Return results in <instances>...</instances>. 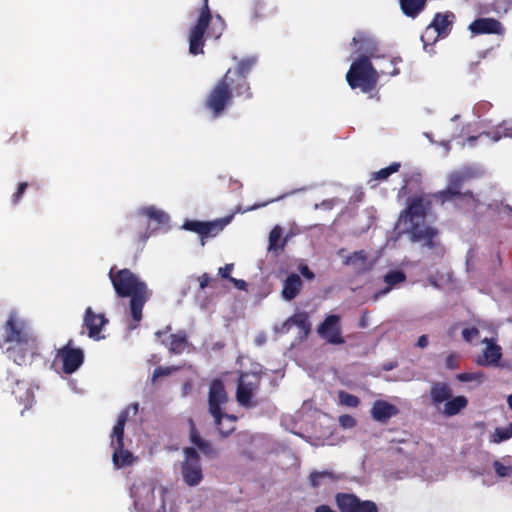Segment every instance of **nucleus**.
<instances>
[{
	"label": "nucleus",
	"mask_w": 512,
	"mask_h": 512,
	"mask_svg": "<svg viewBox=\"0 0 512 512\" xmlns=\"http://www.w3.org/2000/svg\"><path fill=\"white\" fill-rule=\"evenodd\" d=\"M113 448V454H112V461L115 467L122 468L125 466L132 465L134 458L133 454L124 449V446L121 447V450L118 449V446H114Z\"/></svg>",
	"instance_id": "31"
},
{
	"label": "nucleus",
	"mask_w": 512,
	"mask_h": 512,
	"mask_svg": "<svg viewBox=\"0 0 512 512\" xmlns=\"http://www.w3.org/2000/svg\"><path fill=\"white\" fill-rule=\"evenodd\" d=\"M233 268H234V265L233 264H226L224 267H220L219 268V275L224 278V279H229L232 278L230 276L231 272L233 271Z\"/></svg>",
	"instance_id": "52"
},
{
	"label": "nucleus",
	"mask_w": 512,
	"mask_h": 512,
	"mask_svg": "<svg viewBox=\"0 0 512 512\" xmlns=\"http://www.w3.org/2000/svg\"><path fill=\"white\" fill-rule=\"evenodd\" d=\"M339 423L343 428H353L357 424L356 419L348 414L341 415L339 417Z\"/></svg>",
	"instance_id": "47"
},
{
	"label": "nucleus",
	"mask_w": 512,
	"mask_h": 512,
	"mask_svg": "<svg viewBox=\"0 0 512 512\" xmlns=\"http://www.w3.org/2000/svg\"><path fill=\"white\" fill-rule=\"evenodd\" d=\"M147 238H148V235L146 234V232L144 234L140 235V241L141 242H145Z\"/></svg>",
	"instance_id": "62"
},
{
	"label": "nucleus",
	"mask_w": 512,
	"mask_h": 512,
	"mask_svg": "<svg viewBox=\"0 0 512 512\" xmlns=\"http://www.w3.org/2000/svg\"><path fill=\"white\" fill-rule=\"evenodd\" d=\"M507 403L509 408L512 410V394H510L507 398Z\"/></svg>",
	"instance_id": "61"
},
{
	"label": "nucleus",
	"mask_w": 512,
	"mask_h": 512,
	"mask_svg": "<svg viewBox=\"0 0 512 512\" xmlns=\"http://www.w3.org/2000/svg\"><path fill=\"white\" fill-rule=\"evenodd\" d=\"M261 385V373L246 372L239 377L236 400L242 407L255 408L259 405V401L255 399Z\"/></svg>",
	"instance_id": "7"
},
{
	"label": "nucleus",
	"mask_w": 512,
	"mask_h": 512,
	"mask_svg": "<svg viewBox=\"0 0 512 512\" xmlns=\"http://www.w3.org/2000/svg\"><path fill=\"white\" fill-rule=\"evenodd\" d=\"M367 315H368V312L367 311H363L362 313V317H361V320H360V323H359V326L361 328H365L367 326Z\"/></svg>",
	"instance_id": "59"
},
{
	"label": "nucleus",
	"mask_w": 512,
	"mask_h": 512,
	"mask_svg": "<svg viewBox=\"0 0 512 512\" xmlns=\"http://www.w3.org/2000/svg\"><path fill=\"white\" fill-rule=\"evenodd\" d=\"M293 325L298 326L304 335H308L311 329L308 314L305 312L295 313L283 323L282 331L288 332Z\"/></svg>",
	"instance_id": "26"
},
{
	"label": "nucleus",
	"mask_w": 512,
	"mask_h": 512,
	"mask_svg": "<svg viewBox=\"0 0 512 512\" xmlns=\"http://www.w3.org/2000/svg\"><path fill=\"white\" fill-rule=\"evenodd\" d=\"M493 468H494L496 475L500 478L512 476V466L511 465H505L501 461L495 460L493 462Z\"/></svg>",
	"instance_id": "41"
},
{
	"label": "nucleus",
	"mask_w": 512,
	"mask_h": 512,
	"mask_svg": "<svg viewBox=\"0 0 512 512\" xmlns=\"http://www.w3.org/2000/svg\"><path fill=\"white\" fill-rule=\"evenodd\" d=\"M282 236V229L279 226H275L269 234V246L268 249L270 251H278L279 249L284 248V243L279 245L278 242Z\"/></svg>",
	"instance_id": "37"
},
{
	"label": "nucleus",
	"mask_w": 512,
	"mask_h": 512,
	"mask_svg": "<svg viewBox=\"0 0 512 512\" xmlns=\"http://www.w3.org/2000/svg\"><path fill=\"white\" fill-rule=\"evenodd\" d=\"M445 366L447 369H456L459 367L458 359L455 354H449L445 359Z\"/></svg>",
	"instance_id": "50"
},
{
	"label": "nucleus",
	"mask_w": 512,
	"mask_h": 512,
	"mask_svg": "<svg viewBox=\"0 0 512 512\" xmlns=\"http://www.w3.org/2000/svg\"><path fill=\"white\" fill-rule=\"evenodd\" d=\"M432 207V201L426 196L416 195L408 198L407 207L401 211L399 220L404 224L422 223Z\"/></svg>",
	"instance_id": "8"
},
{
	"label": "nucleus",
	"mask_w": 512,
	"mask_h": 512,
	"mask_svg": "<svg viewBox=\"0 0 512 512\" xmlns=\"http://www.w3.org/2000/svg\"><path fill=\"white\" fill-rule=\"evenodd\" d=\"M185 460L181 464L183 481L191 487L197 486L203 479V471L198 452L193 447L185 448Z\"/></svg>",
	"instance_id": "10"
},
{
	"label": "nucleus",
	"mask_w": 512,
	"mask_h": 512,
	"mask_svg": "<svg viewBox=\"0 0 512 512\" xmlns=\"http://www.w3.org/2000/svg\"><path fill=\"white\" fill-rule=\"evenodd\" d=\"M202 1L197 21L188 31L189 53L194 56L204 53L206 38L219 39L226 28L220 15L212 16L208 0Z\"/></svg>",
	"instance_id": "3"
},
{
	"label": "nucleus",
	"mask_w": 512,
	"mask_h": 512,
	"mask_svg": "<svg viewBox=\"0 0 512 512\" xmlns=\"http://www.w3.org/2000/svg\"><path fill=\"white\" fill-rule=\"evenodd\" d=\"M456 379L460 382H471L476 381L482 383L485 381L486 376L483 372H464L456 375Z\"/></svg>",
	"instance_id": "38"
},
{
	"label": "nucleus",
	"mask_w": 512,
	"mask_h": 512,
	"mask_svg": "<svg viewBox=\"0 0 512 512\" xmlns=\"http://www.w3.org/2000/svg\"><path fill=\"white\" fill-rule=\"evenodd\" d=\"M338 477L332 471H314L309 475V483L313 488H318L326 482H335Z\"/></svg>",
	"instance_id": "32"
},
{
	"label": "nucleus",
	"mask_w": 512,
	"mask_h": 512,
	"mask_svg": "<svg viewBox=\"0 0 512 512\" xmlns=\"http://www.w3.org/2000/svg\"><path fill=\"white\" fill-rule=\"evenodd\" d=\"M108 323L104 314H96L91 307H87L84 314L83 324L88 330V336L92 339H101L102 328Z\"/></svg>",
	"instance_id": "18"
},
{
	"label": "nucleus",
	"mask_w": 512,
	"mask_h": 512,
	"mask_svg": "<svg viewBox=\"0 0 512 512\" xmlns=\"http://www.w3.org/2000/svg\"><path fill=\"white\" fill-rule=\"evenodd\" d=\"M315 512H336L328 505H320L315 509Z\"/></svg>",
	"instance_id": "58"
},
{
	"label": "nucleus",
	"mask_w": 512,
	"mask_h": 512,
	"mask_svg": "<svg viewBox=\"0 0 512 512\" xmlns=\"http://www.w3.org/2000/svg\"><path fill=\"white\" fill-rule=\"evenodd\" d=\"M401 167L400 162H392L388 167L382 168L379 171L373 172L371 175V180L375 181H383L387 180L393 173L399 171Z\"/></svg>",
	"instance_id": "34"
},
{
	"label": "nucleus",
	"mask_w": 512,
	"mask_h": 512,
	"mask_svg": "<svg viewBox=\"0 0 512 512\" xmlns=\"http://www.w3.org/2000/svg\"><path fill=\"white\" fill-rule=\"evenodd\" d=\"M453 17L452 13H436L433 21L429 25V28L433 27L434 30L437 32L438 36H443L447 34V29L451 25V21L449 20V17Z\"/></svg>",
	"instance_id": "33"
},
{
	"label": "nucleus",
	"mask_w": 512,
	"mask_h": 512,
	"mask_svg": "<svg viewBox=\"0 0 512 512\" xmlns=\"http://www.w3.org/2000/svg\"><path fill=\"white\" fill-rule=\"evenodd\" d=\"M138 403H133L126 409L120 412L117 423L113 427L111 434V447L118 446V449L121 450V447L124 446V428L126 422L129 418V409L132 408L134 413L138 412Z\"/></svg>",
	"instance_id": "19"
},
{
	"label": "nucleus",
	"mask_w": 512,
	"mask_h": 512,
	"mask_svg": "<svg viewBox=\"0 0 512 512\" xmlns=\"http://www.w3.org/2000/svg\"><path fill=\"white\" fill-rule=\"evenodd\" d=\"M483 343L486 344L483 350V359H479L477 363L481 366H497L502 358V349L494 343L493 339L485 338Z\"/></svg>",
	"instance_id": "22"
},
{
	"label": "nucleus",
	"mask_w": 512,
	"mask_h": 512,
	"mask_svg": "<svg viewBox=\"0 0 512 512\" xmlns=\"http://www.w3.org/2000/svg\"><path fill=\"white\" fill-rule=\"evenodd\" d=\"M214 421L217 430L222 437L229 436L236 429L235 423L237 421V417L234 415L221 412L219 421L217 418H214Z\"/></svg>",
	"instance_id": "29"
},
{
	"label": "nucleus",
	"mask_w": 512,
	"mask_h": 512,
	"mask_svg": "<svg viewBox=\"0 0 512 512\" xmlns=\"http://www.w3.org/2000/svg\"><path fill=\"white\" fill-rule=\"evenodd\" d=\"M257 63L256 56H248L239 60L235 68H229L213 85L203 102L213 118L221 117L232 104L233 98L251 100L252 88L247 80L249 73Z\"/></svg>",
	"instance_id": "1"
},
{
	"label": "nucleus",
	"mask_w": 512,
	"mask_h": 512,
	"mask_svg": "<svg viewBox=\"0 0 512 512\" xmlns=\"http://www.w3.org/2000/svg\"><path fill=\"white\" fill-rule=\"evenodd\" d=\"M431 197L436 201L440 202L441 204L451 201L456 197L461 198L460 195H456V192L451 190L448 186L444 190L433 193Z\"/></svg>",
	"instance_id": "40"
},
{
	"label": "nucleus",
	"mask_w": 512,
	"mask_h": 512,
	"mask_svg": "<svg viewBox=\"0 0 512 512\" xmlns=\"http://www.w3.org/2000/svg\"><path fill=\"white\" fill-rule=\"evenodd\" d=\"M37 342L32 341V344L26 345L24 343L12 344L7 348L8 358L17 365L26 364L36 354Z\"/></svg>",
	"instance_id": "17"
},
{
	"label": "nucleus",
	"mask_w": 512,
	"mask_h": 512,
	"mask_svg": "<svg viewBox=\"0 0 512 512\" xmlns=\"http://www.w3.org/2000/svg\"><path fill=\"white\" fill-rule=\"evenodd\" d=\"M339 402L341 405L356 408L360 404V399L346 391H339L338 393Z\"/></svg>",
	"instance_id": "39"
},
{
	"label": "nucleus",
	"mask_w": 512,
	"mask_h": 512,
	"mask_svg": "<svg viewBox=\"0 0 512 512\" xmlns=\"http://www.w3.org/2000/svg\"><path fill=\"white\" fill-rule=\"evenodd\" d=\"M340 321L341 318L339 315H328L317 329L320 337L325 339L329 344H344L345 339L342 336Z\"/></svg>",
	"instance_id": "14"
},
{
	"label": "nucleus",
	"mask_w": 512,
	"mask_h": 512,
	"mask_svg": "<svg viewBox=\"0 0 512 512\" xmlns=\"http://www.w3.org/2000/svg\"><path fill=\"white\" fill-rule=\"evenodd\" d=\"M168 493L167 488L161 487L160 488V495H161V504L160 507L156 510H153L151 512H166V503H165V496Z\"/></svg>",
	"instance_id": "53"
},
{
	"label": "nucleus",
	"mask_w": 512,
	"mask_h": 512,
	"mask_svg": "<svg viewBox=\"0 0 512 512\" xmlns=\"http://www.w3.org/2000/svg\"><path fill=\"white\" fill-rule=\"evenodd\" d=\"M406 280V274L401 270H392L389 271L383 278L384 283L386 284L385 288L379 290L373 295V300L377 301L380 297L389 293L396 285L404 282Z\"/></svg>",
	"instance_id": "24"
},
{
	"label": "nucleus",
	"mask_w": 512,
	"mask_h": 512,
	"mask_svg": "<svg viewBox=\"0 0 512 512\" xmlns=\"http://www.w3.org/2000/svg\"><path fill=\"white\" fill-rule=\"evenodd\" d=\"M413 243H419L438 257H443L445 248L439 239V230L424 222L412 223L405 231Z\"/></svg>",
	"instance_id": "6"
},
{
	"label": "nucleus",
	"mask_w": 512,
	"mask_h": 512,
	"mask_svg": "<svg viewBox=\"0 0 512 512\" xmlns=\"http://www.w3.org/2000/svg\"><path fill=\"white\" fill-rule=\"evenodd\" d=\"M469 29L475 35L499 34L502 24L494 18H478L470 24Z\"/></svg>",
	"instance_id": "21"
},
{
	"label": "nucleus",
	"mask_w": 512,
	"mask_h": 512,
	"mask_svg": "<svg viewBox=\"0 0 512 512\" xmlns=\"http://www.w3.org/2000/svg\"><path fill=\"white\" fill-rule=\"evenodd\" d=\"M452 394V388L448 383L442 381L432 382L429 391L431 404L437 409L444 404L441 413L445 417L455 416L468 406V399L465 396H453Z\"/></svg>",
	"instance_id": "4"
},
{
	"label": "nucleus",
	"mask_w": 512,
	"mask_h": 512,
	"mask_svg": "<svg viewBox=\"0 0 512 512\" xmlns=\"http://www.w3.org/2000/svg\"><path fill=\"white\" fill-rule=\"evenodd\" d=\"M346 80L352 89L360 88L362 92L372 91L378 81V73L368 56L355 60L346 74Z\"/></svg>",
	"instance_id": "5"
},
{
	"label": "nucleus",
	"mask_w": 512,
	"mask_h": 512,
	"mask_svg": "<svg viewBox=\"0 0 512 512\" xmlns=\"http://www.w3.org/2000/svg\"><path fill=\"white\" fill-rule=\"evenodd\" d=\"M399 5L406 17L415 19L426 8L427 0H399Z\"/></svg>",
	"instance_id": "27"
},
{
	"label": "nucleus",
	"mask_w": 512,
	"mask_h": 512,
	"mask_svg": "<svg viewBox=\"0 0 512 512\" xmlns=\"http://www.w3.org/2000/svg\"><path fill=\"white\" fill-rule=\"evenodd\" d=\"M512 437V422L507 427H497L490 436V441L499 444Z\"/></svg>",
	"instance_id": "35"
},
{
	"label": "nucleus",
	"mask_w": 512,
	"mask_h": 512,
	"mask_svg": "<svg viewBox=\"0 0 512 512\" xmlns=\"http://www.w3.org/2000/svg\"><path fill=\"white\" fill-rule=\"evenodd\" d=\"M371 416L375 421L385 423L399 413V409L386 400H376L371 408Z\"/></svg>",
	"instance_id": "20"
},
{
	"label": "nucleus",
	"mask_w": 512,
	"mask_h": 512,
	"mask_svg": "<svg viewBox=\"0 0 512 512\" xmlns=\"http://www.w3.org/2000/svg\"><path fill=\"white\" fill-rule=\"evenodd\" d=\"M7 321L4 325L0 326V348L8 344V336L7 335Z\"/></svg>",
	"instance_id": "54"
},
{
	"label": "nucleus",
	"mask_w": 512,
	"mask_h": 512,
	"mask_svg": "<svg viewBox=\"0 0 512 512\" xmlns=\"http://www.w3.org/2000/svg\"><path fill=\"white\" fill-rule=\"evenodd\" d=\"M275 12L276 8H268L263 0H253L250 6V19L252 22L257 23L273 15Z\"/></svg>",
	"instance_id": "28"
},
{
	"label": "nucleus",
	"mask_w": 512,
	"mask_h": 512,
	"mask_svg": "<svg viewBox=\"0 0 512 512\" xmlns=\"http://www.w3.org/2000/svg\"><path fill=\"white\" fill-rule=\"evenodd\" d=\"M475 177L474 172L471 169H463L461 171H454L448 176L447 186L456 192V195H460L461 199L469 198L476 201L475 195L472 191H462L463 185Z\"/></svg>",
	"instance_id": "16"
},
{
	"label": "nucleus",
	"mask_w": 512,
	"mask_h": 512,
	"mask_svg": "<svg viewBox=\"0 0 512 512\" xmlns=\"http://www.w3.org/2000/svg\"><path fill=\"white\" fill-rule=\"evenodd\" d=\"M333 205H334L333 200H325L322 202V206H324L325 208H332Z\"/></svg>",
	"instance_id": "60"
},
{
	"label": "nucleus",
	"mask_w": 512,
	"mask_h": 512,
	"mask_svg": "<svg viewBox=\"0 0 512 512\" xmlns=\"http://www.w3.org/2000/svg\"><path fill=\"white\" fill-rule=\"evenodd\" d=\"M197 447L200 449V451L209 456L213 457L216 455V450L213 448L210 442L203 440L202 442L197 445Z\"/></svg>",
	"instance_id": "45"
},
{
	"label": "nucleus",
	"mask_w": 512,
	"mask_h": 512,
	"mask_svg": "<svg viewBox=\"0 0 512 512\" xmlns=\"http://www.w3.org/2000/svg\"><path fill=\"white\" fill-rule=\"evenodd\" d=\"M370 43H371V39L365 33H362V32L357 33V35L352 39V45H354V46H356L358 44H370ZM362 49H364L363 45H361L358 50H362Z\"/></svg>",
	"instance_id": "48"
},
{
	"label": "nucleus",
	"mask_w": 512,
	"mask_h": 512,
	"mask_svg": "<svg viewBox=\"0 0 512 512\" xmlns=\"http://www.w3.org/2000/svg\"><path fill=\"white\" fill-rule=\"evenodd\" d=\"M367 261V253L364 250H359L347 256L344 259V264L347 266H352L358 272H364L368 270Z\"/></svg>",
	"instance_id": "30"
},
{
	"label": "nucleus",
	"mask_w": 512,
	"mask_h": 512,
	"mask_svg": "<svg viewBox=\"0 0 512 512\" xmlns=\"http://www.w3.org/2000/svg\"><path fill=\"white\" fill-rule=\"evenodd\" d=\"M232 216L216 219L214 221L186 220L182 228L197 233L201 239V245H205V239L217 236L231 221Z\"/></svg>",
	"instance_id": "9"
},
{
	"label": "nucleus",
	"mask_w": 512,
	"mask_h": 512,
	"mask_svg": "<svg viewBox=\"0 0 512 512\" xmlns=\"http://www.w3.org/2000/svg\"><path fill=\"white\" fill-rule=\"evenodd\" d=\"M27 187H28L27 182L19 183L16 192L12 195V203L13 204H18L21 201Z\"/></svg>",
	"instance_id": "44"
},
{
	"label": "nucleus",
	"mask_w": 512,
	"mask_h": 512,
	"mask_svg": "<svg viewBox=\"0 0 512 512\" xmlns=\"http://www.w3.org/2000/svg\"><path fill=\"white\" fill-rule=\"evenodd\" d=\"M177 370L175 367H162L159 366L154 369L152 381L154 382L157 378L170 375L173 371Z\"/></svg>",
	"instance_id": "42"
},
{
	"label": "nucleus",
	"mask_w": 512,
	"mask_h": 512,
	"mask_svg": "<svg viewBox=\"0 0 512 512\" xmlns=\"http://www.w3.org/2000/svg\"><path fill=\"white\" fill-rule=\"evenodd\" d=\"M303 287V281L301 277L296 274H290L283 282L282 297L286 301L295 299Z\"/></svg>",
	"instance_id": "23"
},
{
	"label": "nucleus",
	"mask_w": 512,
	"mask_h": 512,
	"mask_svg": "<svg viewBox=\"0 0 512 512\" xmlns=\"http://www.w3.org/2000/svg\"><path fill=\"white\" fill-rule=\"evenodd\" d=\"M191 422V430H190V440L191 442L194 444V445H199L200 442L203 441V439L201 438V436L199 435L193 421H190Z\"/></svg>",
	"instance_id": "49"
},
{
	"label": "nucleus",
	"mask_w": 512,
	"mask_h": 512,
	"mask_svg": "<svg viewBox=\"0 0 512 512\" xmlns=\"http://www.w3.org/2000/svg\"><path fill=\"white\" fill-rule=\"evenodd\" d=\"M108 276L117 296L120 298H130L129 310L135 322V325L131 326V328H136L142 320L143 307L152 295L151 290H149L144 281L128 268L116 270L115 267H112Z\"/></svg>",
	"instance_id": "2"
},
{
	"label": "nucleus",
	"mask_w": 512,
	"mask_h": 512,
	"mask_svg": "<svg viewBox=\"0 0 512 512\" xmlns=\"http://www.w3.org/2000/svg\"><path fill=\"white\" fill-rule=\"evenodd\" d=\"M171 354H182L188 346V337L185 331L170 334L166 341H163Z\"/></svg>",
	"instance_id": "25"
},
{
	"label": "nucleus",
	"mask_w": 512,
	"mask_h": 512,
	"mask_svg": "<svg viewBox=\"0 0 512 512\" xmlns=\"http://www.w3.org/2000/svg\"><path fill=\"white\" fill-rule=\"evenodd\" d=\"M419 348H425L428 345V337L426 335H421L416 344Z\"/></svg>",
	"instance_id": "57"
},
{
	"label": "nucleus",
	"mask_w": 512,
	"mask_h": 512,
	"mask_svg": "<svg viewBox=\"0 0 512 512\" xmlns=\"http://www.w3.org/2000/svg\"><path fill=\"white\" fill-rule=\"evenodd\" d=\"M502 137H512V127L507 128L500 125L493 133L492 139L494 141L500 140Z\"/></svg>",
	"instance_id": "43"
},
{
	"label": "nucleus",
	"mask_w": 512,
	"mask_h": 512,
	"mask_svg": "<svg viewBox=\"0 0 512 512\" xmlns=\"http://www.w3.org/2000/svg\"><path fill=\"white\" fill-rule=\"evenodd\" d=\"M479 335V330L476 327L464 328L462 330V337L466 342H471Z\"/></svg>",
	"instance_id": "46"
},
{
	"label": "nucleus",
	"mask_w": 512,
	"mask_h": 512,
	"mask_svg": "<svg viewBox=\"0 0 512 512\" xmlns=\"http://www.w3.org/2000/svg\"><path fill=\"white\" fill-rule=\"evenodd\" d=\"M55 360L62 363V371L65 374H72L83 364L84 352L80 348H75L73 340L70 339L66 345L57 350Z\"/></svg>",
	"instance_id": "11"
},
{
	"label": "nucleus",
	"mask_w": 512,
	"mask_h": 512,
	"mask_svg": "<svg viewBox=\"0 0 512 512\" xmlns=\"http://www.w3.org/2000/svg\"><path fill=\"white\" fill-rule=\"evenodd\" d=\"M140 214L150 220H155L159 224H162L166 221V214L153 206L143 207L140 210Z\"/></svg>",
	"instance_id": "36"
},
{
	"label": "nucleus",
	"mask_w": 512,
	"mask_h": 512,
	"mask_svg": "<svg viewBox=\"0 0 512 512\" xmlns=\"http://www.w3.org/2000/svg\"><path fill=\"white\" fill-rule=\"evenodd\" d=\"M227 401L228 396L223 382L220 379L212 380L209 387L208 405L209 413L213 418L220 419L221 405L226 404Z\"/></svg>",
	"instance_id": "15"
},
{
	"label": "nucleus",
	"mask_w": 512,
	"mask_h": 512,
	"mask_svg": "<svg viewBox=\"0 0 512 512\" xmlns=\"http://www.w3.org/2000/svg\"><path fill=\"white\" fill-rule=\"evenodd\" d=\"M230 281L233 282L234 285L241 290H244L247 286V283L241 279L230 278Z\"/></svg>",
	"instance_id": "56"
},
{
	"label": "nucleus",
	"mask_w": 512,
	"mask_h": 512,
	"mask_svg": "<svg viewBox=\"0 0 512 512\" xmlns=\"http://www.w3.org/2000/svg\"><path fill=\"white\" fill-rule=\"evenodd\" d=\"M298 270L302 274V276L308 280H312L315 278V274L310 270V268L306 264H300Z\"/></svg>",
	"instance_id": "51"
},
{
	"label": "nucleus",
	"mask_w": 512,
	"mask_h": 512,
	"mask_svg": "<svg viewBox=\"0 0 512 512\" xmlns=\"http://www.w3.org/2000/svg\"><path fill=\"white\" fill-rule=\"evenodd\" d=\"M480 136H481V135H479V137H480ZM477 138H478V136H470V137L468 138V141H469V142H474Z\"/></svg>",
	"instance_id": "63"
},
{
	"label": "nucleus",
	"mask_w": 512,
	"mask_h": 512,
	"mask_svg": "<svg viewBox=\"0 0 512 512\" xmlns=\"http://www.w3.org/2000/svg\"><path fill=\"white\" fill-rule=\"evenodd\" d=\"M7 333L8 344L11 345L17 343H24L26 345L30 343L31 345L32 341L36 340L25 321L14 313H11L7 319Z\"/></svg>",
	"instance_id": "13"
},
{
	"label": "nucleus",
	"mask_w": 512,
	"mask_h": 512,
	"mask_svg": "<svg viewBox=\"0 0 512 512\" xmlns=\"http://www.w3.org/2000/svg\"><path fill=\"white\" fill-rule=\"evenodd\" d=\"M210 280L211 279L207 273L202 274L198 278L200 289H205L209 285Z\"/></svg>",
	"instance_id": "55"
},
{
	"label": "nucleus",
	"mask_w": 512,
	"mask_h": 512,
	"mask_svg": "<svg viewBox=\"0 0 512 512\" xmlns=\"http://www.w3.org/2000/svg\"><path fill=\"white\" fill-rule=\"evenodd\" d=\"M164 333H166V331H160V330H159V331H157V332L155 333V335H156L157 337H161Z\"/></svg>",
	"instance_id": "64"
},
{
	"label": "nucleus",
	"mask_w": 512,
	"mask_h": 512,
	"mask_svg": "<svg viewBox=\"0 0 512 512\" xmlns=\"http://www.w3.org/2000/svg\"><path fill=\"white\" fill-rule=\"evenodd\" d=\"M335 503L340 512H379L375 502L361 500L352 493H337L335 495Z\"/></svg>",
	"instance_id": "12"
}]
</instances>
